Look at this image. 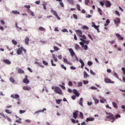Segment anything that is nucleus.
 <instances>
[{
	"instance_id": "7",
	"label": "nucleus",
	"mask_w": 125,
	"mask_h": 125,
	"mask_svg": "<svg viewBox=\"0 0 125 125\" xmlns=\"http://www.w3.org/2000/svg\"><path fill=\"white\" fill-rule=\"evenodd\" d=\"M69 50L71 55L72 56H73L75 55V53L72 49L70 48L69 49Z\"/></svg>"
},
{
	"instance_id": "33",
	"label": "nucleus",
	"mask_w": 125,
	"mask_h": 125,
	"mask_svg": "<svg viewBox=\"0 0 125 125\" xmlns=\"http://www.w3.org/2000/svg\"><path fill=\"white\" fill-rule=\"evenodd\" d=\"M77 8V10L79 11L80 10V5L78 4H77L76 5Z\"/></svg>"
},
{
	"instance_id": "13",
	"label": "nucleus",
	"mask_w": 125,
	"mask_h": 125,
	"mask_svg": "<svg viewBox=\"0 0 125 125\" xmlns=\"http://www.w3.org/2000/svg\"><path fill=\"white\" fill-rule=\"evenodd\" d=\"M116 36L119 38V39L120 40H122L124 39L123 37H121V35L118 33H117L116 34Z\"/></svg>"
},
{
	"instance_id": "9",
	"label": "nucleus",
	"mask_w": 125,
	"mask_h": 125,
	"mask_svg": "<svg viewBox=\"0 0 125 125\" xmlns=\"http://www.w3.org/2000/svg\"><path fill=\"white\" fill-rule=\"evenodd\" d=\"M16 117L17 118H18V119H17L15 122L19 123H21V119L18 116H17L16 115Z\"/></svg>"
},
{
	"instance_id": "26",
	"label": "nucleus",
	"mask_w": 125,
	"mask_h": 125,
	"mask_svg": "<svg viewBox=\"0 0 125 125\" xmlns=\"http://www.w3.org/2000/svg\"><path fill=\"white\" fill-rule=\"evenodd\" d=\"M39 29L40 30L42 31H44L45 30V29L42 27H40L39 28Z\"/></svg>"
},
{
	"instance_id": "15",
	"label": "nucleus",
	"mask_w": 125,
	"mask_h": 125,
	"mask_svg": "<svg viewBox=\"0 0 125 125\" xmlns=\"http://www.w3.org/2000/svg\"><path fill=\"white\" fill-rule=\"evenodd\" d=\"M23 89L24 90H28L31 89V88L30 87L24 86L23 87Z\"/></svg>"
},
{
	"instance_id": "11",
	"label": "nucleus",
	"mask_w": 125,
	"mask_h": 125,
	"mask_svg": "<svg viewBox=\"0 0 125 125\" xmlns=\"http://www.w3.org/2000/svg\"><path fill=\"white\" fill-rule=\"evenodd\" d=\"M11 97L13 98L17 99L19 98V96L17 94H15L14 95L13 94L11 95Z\"/></svg>"
},
{
	"instance_id": "3",
	"label": "nucleus",
	"mask_w": 125,
	"mask_h": 125,
	"mask_svg": "<svg viewBox=\"0 0 125 125\" xmlns=\"http://www.w3.org/2000/svg\"><path fill=\"white\" fill-rule=\"evenodd\" d=\"M104 81L106 83H114V81H112L110 79L108 78H105L104 79Z\"/></svg>"
},
{
	"instance_id": "12",
	"label": "nucleus",
	"mask_w": 125,
	"mask_h": 125,
	"mask_svg": "<svg viewBox=\"0 0 125 125\" xmlns=\"http://www.w3.org/2000/svg\"><path fill=\"white\" fill-rule=\"evenodd\" d=\"M3 62L5 63L8 64H11V62L8 60L4 59L3 60Z\"/></svg>"
},
{
	"instance_id": "41",
	"label": "nucleus",
	"mask_w": 125,
	"mask_h": 125,
	"mask_svg": "<svg viewBox=\"0 0 125 125\" xmlns=\"http://www.w3.org/2000/svg\"><path fill=\"white\" fill-rule=\"evenodd\" d=\"M85 3L86 5H87L89 2V0H85Z\"/></svg>"
},
{
	"instance_id": "38",
	"label": "nucleus",
	"mask_w": 125,
	"mask_h": 125,
	"mask_svg": "<svg viewBox=\"0 0 125 125\" xmlns=\"http://www.w3.org/2000/svg\"><path fill=\"white\" fill-rule=\"evenodd\" d=\"M12 43L14 45H16L17 44V42L14 40H12Z\"/></svg>"
},
{
	"instance_id": "16",
	"label": "nucleus",
	"mask_w": 125,
	"mask_h": 125,
	"mask_svg": "<svg viewBox=\"0 0 125 125\" xmlns=\"http://www.w3.org/2000/svg\"><path fill=\"white\" fill-rule=\"evenodd\" d=\"M79 62L81 63V68H83V66L84 65V63L83 61H82V59H80L79 60Z\"/></svg>"
},
{
	"instance_id": "37",
	"label": "nucleus",
	"mask_w": 125,
	"mask_h": 125,
	"mask_svg": "<svg viewBox=\"0 0 125 125\" xmlns=\"http://www.w3.org/2000/svg\"><path fill=\"white\" fill-rule=\"evenodd\" d=\"M68 2L70 3L73 4V0H66Z\"/></svg>"
},
{
	"instance_id": "53",
	"label": "nucleus",
	"mask_w": 125,
	"mask_h": 125,
	"mask_svg": "<svg viewBox=\"0 0 125 125\" xmlns=\"http://www.w3.org/2000/svg\"><path fill=\"white\" fill-rule=\"evenodd\" d=\"M122 70L123 72V73L125 75V68L124 67H122Z\"/></svg>"
},
{
	"instance_id": "60",
	"label": "nucleus",
	"mask_w": 125,
	"mask_h": 125,
	"mask_svg": "<svg viewBox=\"0 0 125 125\" xmlns=\"http://www.w3.org/2000/svg\"><path fill=\"white\" fill-rule=\"evenodd\" d=\"M61 67L63 68V69H64L65 70H66V67L64 66L63 65H61Z\"/></svg>"
},
{
	"instance_id": "63",
	"label": "nucleus",
	"mask_w": 125,
	"mask_h": 125,
	"mask_svg": "<svg viewBox=\"0 0 125 125\" xmlns=\"http://www.w3.org/2000/svg\"><path fill=\"white\" fill-rule=\"evenodd\" d=\"M83 82L84 84H86L88 83V81H87L83 80Z\"/></svg>"
},
{
	"instance_id": "54",
	"label": "nucleus",
	"mask_w": 125,
	"mask_h": 125,
	"mask_svg": "<svg viewBox=\"0 0 125 125\" xmlns=\"http://www.w3.org/2000/svg\"><path fill=\"white\" fill-rule=\"evenodd\" d=\"M93 64V63L92 62L90 61H89L88 62V64L89 66H91V65L92 64Z\"/></svg>"
},
{
	"instance_id": "22",
	"label": "nucleus",
	"mask_w": 125,
	"mask_h": 125,
	"mask_svg": "<svg viewBox=\"0 0 125 125\" xmlns=\"http://www.w3.org/2000/svg\"><path fill=\"white\" fill-rule=\"evenodd\" d=\"M83 100V99L82 98H81L80 99V102L79 103V104L83 106V104L82 103V102Z\"/></svg>"
},
{
	"instance_id": "25",
	"label": "nucleus",
	"mask_w": 125,
	"mask_h": 125,
	"mask_svg": "<svg viewBox=\"0 0 125 125\" xmlns=\"http://www.w3.org/2000/svg\"><path fill=\"white\" fill-rule=\"evenodd\" d=\"M92 26L94 27L95 29H96L97 30H98L99 27L98 26L95 25V24H93L92 25Z\"/></svg>"
},
{
	"instance_id": "20",
	"label": "nucleus",
	"mask_w": 125,
	"mask_h": 125,
	"mask_svg": "<svg viewBox=\"0 0 125 125\" xmlns=\"http://www.w3.org/2000/svg\"><path fill=\"white\" fill-rule=\"evenodd\" d=\"M12 12L14 14H19L20 13L19 12L16 11V10H13L12 11Z\"/></svg>"
},
{
	"instance_id": "42",
	"label": "nucleus",
	"mask_w": 125,
	"mask_h": 125,
	"mask_svg": "<svg viewBox=\"0 0 125 125\" xmlns=\"http://www.w3.org/2000/svg\"><path fill=\"white\" fill-rule=\"evenodd\" d=\"M55 16L56 17L57 19L58 20H60V17L58 16V15L55 12Z\"/></svg>"
},
{
	"instance_id": "24",
	"label": "nucleus",
	"mask_w": 125,
	"mask_h": 125,
	"mask_svg": "<svg viewBox=\"0 0 125 125\" xmlns=\"http://www.w3.org/2000/svg\"><path fill=\"white\" fill-rule=\"evenodd\" d=\"M112 104L114 107L115 108H117V106L115 102H112Z\"/></svg>"
},
{
	"instance_id": "10",
	"label": "nucleus",
	"mask_w": 125,
	"mask_h": 125,
	"mask_svg": "<svg viewBox=\"0 0 125 125\" xmlns=\"http://www.w3.org/2000/svg\"><path fill=\"white\" fill-rule=\"evenodd\" d=\"M22 52V50L21 47L18 49L17 53L18 55L21 54Z\"/></svg>"
},
{
	"instance_id": "50",
	"label": "nucleus",
	"mask_w": 125,
	"mask_h": 125,
	"mask_svg": "<svg viewBox=\"0 0 125 125\" xmlns=\"http://www.w3.org/2000/svg\"><path fill=\"white\" fill-rule=\"evenodd\" d=\"M0 115L3 117L5 119H6V116H5L4 115L3 113H0Z\"/></svg>"
},
{
	"instance_id": "58",
	"label": "nucleus",
	"mask_w": 125,
	"mask_h": 125,
	"mask_svg": "<svg viewBox=\"0 0 125 125\" xmlns=\"http://www.w3.org/2000/svg\"><path fill=\"white\" fill-rule=\"evenodd\" d=\"M90 73L94 75L95 74V73L92 70H90Z\"/></svg>"
},
{
	"instance_id": "61",
	"label": "nucleus",
	"mask_w": 125,
	"mask_h": 125,
	"mask_svg": "<svg viewBox=\"0 0 125 125\" xmlns=\"http://www.w3.org/2000/svg\"><path fill=\"white\" fill-rule=\"evenodd\" d=\"M22 48V51H23V52H26V50L23 47H21Z\"/></svg>"
},
{
	"instance_id": "35",
	"label": "nucleus",
	"mask_w": 125,
	"mask_h": 125,
	"mask_svg": "<svg viewBox=\"0 0 125 125\" xmlns=\"http://www.w3.org/2000/svg\"><path fill=\"white\" fill-rule=\"evenodd\" d=\"M6 112L8 114H10L11 113V112L10 111V110L8 109H6L5 110Z\"/></svg>"
},
{
	"instance_id": "23",
	"label": "nucleus",
	"mask_w": 125,
	"mask_h": 125,
	"mask_svg": "<svg viewBox=\"0 0 125 125\" xmlns=\"http://www.w3.org/2000/svg\"><path fill=\"white\" fill-rule=\"evenodd\" d=\"M46 110V109L44 108L42 110H39V111H36L35 113H37L39 112H43L44 111Z\"/></svg>"
},
{
	"instance_id": "17",
	"label": "nucleus",
	"mask_w": 125,
	"mask_h": 125,
	"mask_svg": "<svg viewBox=\"0 0 125 125\" xmlns=\"http://www.w3.org/2000/svg\"><path fill=\"white\" fill-rule=\"evenodd\" d=\"M94 118H87L86 119V121L87 122L89 121H92L94 120Z\"/></svg>"
},
{
	"instance_id": "49",
	"label": "nucleus",
	"mask_w": 125,
	"mask_h": 125,
	"mask_svg": "<svg viewBox=\"0 0 125 125\" xmlns=\"http://www.w3.org/2000/svg\"><path fill=\"white\" fill-rule=\"evenodd\" d=\"M0 115L3 117L5 119H6V116H5L4 115L3 113H0Z\"/></svg>"
},
{
	"instance_id": "57",
	"label": "nucleus",
	"mask_w": 125,
	"mask_h": 125,
	"mask_svg": "<svg viewBox=\"0 0 125 125\" xmlns=\"http://www.w3.org/2000/svg\"><path fill=\"white\" fill-rule=\"evenodd\" d=\"M83 115L82 113L81 112H80V117L81 118H83Z\"/></svg>"
},
{
	"instance_id": "4",
	"label": "nucleus",
	"mask_w": 125,
	"mask_h": 125,
	"mask_svg": "<svg viewBox=\"0 0 125 125\" xmlns=\"http://www.w3.org/2000/svg\"><path fill=\"white\" fill-rule=\"evenodd\" d=\"M104 3L107 7H110L111 5V4L109 1H104Z\"/></svg>"
},
{
	"instance_id": "30",
	"label": "nucleus",
	"mask_w": 125,
	"mask_h": 125,
	"mask_svg": "<svg viewBox=\"0 0 125 125\" xmlns=\"http://www.w3.org/2000/svg\"><path fill=\"white\" fill-rule=\"evenodd\" d=\"M56 103L58 104H59L62 101V100L61 99L56 100Z\"/></svg>"
},
{
	"instance_id": "36",
	"label": "nucleus",
	"mask_w": 125,
	"mask_h": 125,
	"mask_svg": "<svg viewBox=\"0 0 125 125\" xmlns=\"http://www.w3.org/2000/svg\"><path fill=\"white\" fill-rule=\"evenodd\" d=\"M77 86L78 87H80L82 86V84L81 82H79L77 83Z\"/></svg>"
},
{
	"instance_id": "45",
	"label": "nucleus",
	"mask_w": 125,
	"mask_h": 125,
	"mask_svg": "<svg viewBox=\"0 0 125 125\" xmlns=\"http://www.w3.org/2000/svg\"><path fill=\"white\" fill-rule=\"evenodd\" d=\"M60 4L61 5V6L62 7H64V4L62 2V1H60L59 2Z\"/></svg>"
},
{
	"instance_id": "46",
	"label": "nucleus",
	"mask_w": 125,
	"mask_h": 125,
	"mask_svg": "<svg viewBox=\"0 0 125 125\" xmlns=\"http://www.w3.org/2000/svg\"><path fill=\"white\" fill-rule=\"evenodd\" d=\"M28 10L29 11V13H30L31 15L32 16H34V15L32 11L30 10L29 9Z\"/></svg>"
},
{
	"instance_id": "14",
	"label": "nucleus",
	"mask_w": 125,
	"mask_h": 125,
	"mask_svg": "<svg viewBox=\"0 0 125 125\" xmlns=\"http://www.w3.org/2000/svg\"><path fill=\"white\" fill-rule=\"evenodd\" d=\"M73 92L74 93V94L77 97H78L79 96V93L75 89H73Z\"/></svg>"
},
{
	"instance_id": "39",
	"label": "nucleus",
	"mask_w": 125,
	"mask_h": 125,
	"mask_svg": "<svg viewBox=\"0 0 125 125\" xmlns=\"http://www.w3.org/2000/svg\"><path fill=\"white\" fill-rule=\"evenodd\" d=\"M121 117L120 115L119 114H117L115 116V119H117L118 118H120Z\"/></svg>"
},
{
	"instance_id": "31",
	"label": "nucleus",
	"mask_w": 125,
	"mask_h": 125,
	"mask_svg": "<svg viewBox=\"0 0 125 125\" xmlns=\"http://www.w3.org/2000/svg\"><path fill=\"white\" fill-rule=\"evenodd\" d=\"M76 31V32H78V34L79 33V34H82V31L80 30H77Z\"/></svg>"
},
{
	"instance_id": "59",
	"label": "nucleus",
	"mask_w": 125,
	"mask_h": 125,
	"mask_svg": "<svg viewBox=\"0 0 125 125\" xmlns=\"http://www.w3.org/2000/svg\"><path fill=\"white\" fill-rule=\"evenodd\" d=\"M68 85L69 86H71L72 85V82L71 81H70L68 83Z\"/></svg>"
},
{
	"instance_id": "34",
	"label": "nucleus",
	"mask_w": 125,
	"mask_h": 125,
	"mask_svg": "<svg viewBox=\"0 0 125 125\" xmlns=\"http://www.w3.org/2000/svg\"><path fill=\"white\" fill-rule=\"evenodd\" d=\"M75 47L76 50H78L79 48V46L78 44H76L75 45Z\"/></svg>"
},
{
	"instance_id": "8",
	"label": "nucleus",
	"mask_w": 125,
	"mask_h": 125,
	"mask_svg": "<svg viewBox=\"0 0 125 125\" xmlns=\"http://www.w3.org/2000/svg\"><path fill=\"white\" fill-rule=\"evenodd\" d=\"M27 78L28 76L27 75H26L25 78L23 80V82L26 84L28 83L29 82V80L27 79Z\"/></svg>"
},
{
	"instance_id": "52",
	"label": "nucleus",
	"mask_w": 125,
	"mask_h": 125,
	"mask_svg": "<svg viewBox=\"0 0 125 125\" xmlns=\"http://www.w3.org/2000/svg\"><path fill=\"white\" fill-rule=\"evenodd\" d=\"M0 115L3 117L5 119H6V116H5L4 115L3 113H0Z\"/></svg>"
},
{
	"instance_id": "51",
	"label": "nucleus",
	"mask_w": 125,
	"mask_h": 125,
	"mask_svg": "<svg viewBox=\"0 0 125 125\" xmlns=\"http://www.w3.org/2000/svg\"><path fill=\"white\" fill-rule=\"evenodd\" d=\"M0 115L3 117L5 119H6V116H5L4 115L3 113H0Z\"/></svg>"
},
{
	"instance_id": "18",
	"label": "nucleus",
	"mask_w": 125,
	"mask_h": 125,
	"mask_svg": "<svg viewBox=\"0 0 125 125\" xmlns=\"http://www.w3.org/2000/svg\"><path fill=\"white\" fill-rule=\"evenodd\" d=\"M29 41V39L28 38H26L25 40V44L26 45L28 44Z\"/></svg>"
},
{
	"instance_id": "29",
	"label": "nucleus",
	"mask_w": 125,
	"mask_h": 125,
	"mask_svg": "<svg viewBox=\"0 0 125 125\" xmlns=\"http://www.w3.org/2000/svg\"><path fill=\"white\" fill-rule=\"evenodd\" d=\"M63 61L64 62H66L67 63H68L69 64H70V63L68 62V61L66 59L64 58Z\"/></svg>"
},
{
	"instance_id": "44",
	"label": "nucleus",
	"mask_w": 125,
	"mask_h": 125,
	"mask_svg": "<svg viewBox=\"0 0 125 125\" xmlns=\"http://www.w3.org/2000/svg\"><path fill=\"white\" fill-rule=\"evenodd\" d=\"M46 4L45 3H44L42 5L43 7V8L44 9H45V10H46Z\"/></svg>"
},
{
	"instance_id": "28",
	"label": "nucleus",
	"mask_w": 125,
	"mask_h": 125,
	"mask_svg": "<svg viewBox=\"0 0 125 125\" xmlns=\"http://www.w3.org/2000/svg\"><path fill=\"white\" fill-rule=\"evenodd\" d=\"M98 11L99 12V13L101 15H102V10L101 9L99 8H98Z\"/></svg>"
},
{
	"instance_id": "6",
	"label": "nucleus",
	"mask_w": 125,
	"mask_h": 125,
	"mask_svg": "<svg viewBox=\"0 0 125 125\" xmlns=\"http://www.w3.org/2000/svg\"><path fill=\"white\" fill-rule=\"evenodd\" d=\"M114 21L116 24H117L120 23V19L119 18H115L114 20Z\"/></svg>"
},
{
	"instance_id": "19",
	"label": "nucleus",
	"mask_w": 125,
	"mask_h": 125,
	"mask_svg": "<svg viewBox=\"0 0 125 125\" xmlns=\"http://www.w3.org/2000/svg\"><path fill=\"white\" fill-rule=\"evenodd\" d=\"M18 71L19 73L21 74L23 73L24 72V71L21 69H18Z\"/></svg>"
},
{
	"instance_id": "1",
	"label": "nucleus",
	"mask_w": 125,
	"mask_h": 125,
	"mask_svg": "<svg viewBox=\"0 0 125 125\" xmlns=\"http://www.w3.org/2000/svg\"><path fill=\"white\" fill-rule=\"evenodd\" d=\"M107 115H109L106 117V118L108 120L112 122H113L115 120V118L113 114L111 113L106 112Z\"/></svg>"
},
{
	"instance_id": "40",
	"label": "nucleus",
	"mask_w": 125,
	"mask_h": 125,
	"mask_svg": "<svg viewBox=\"0 0 125 125\" xmlns=\"http://www.w3.org/2000/svg\"><path fill=\"white\" fill-rule=\"evenodd\" d=\"M79 43L82 46V47H83L84 43V42H81Z\"/></svg>"
},
{
	"instance_id": "21",
	"label": "nucleus",
	"mask_w": 125,
	"mask_h": 125,
	"mask_svg": "<svg viewBox=\"0 0 125 125\" xmlns=\"http://www.w3.org/2000/svg\"><path fill=\"white\" fill-rule=\"evenodd\" d=\"M88 76V75L86 73L85 71L84 72V78H86Z\"/></svg>"
},
{
	"instance_id": "48",
	"label": "nucleus",
	"mask_w": 125,
	"mask_h": 125,
	"mask_svg": "<svg viewBox=\"0 0 125 125\" xmlns=\"http://www.w3.org/2000/svg\"><path fill=\"white\" fill-rule=\"evenodd\" d=\"M26 112L25 110H20V114H22Z\"/></svg>"
},
{
	"instance_id": "2",
	"label": "nucleus",
	"mask_w": 125,
	"mask_h": 125,
	"mask_svg": "<svg viewBox=\"0 0 125 125\" xmlns=\"http://www.w3.org/2000/svg\"><path fill=\"white\" fill-rule=\"evenodd\" d=\"M55 92L61 95L62 94V90L59 88L57 87H55Z\"/></svg>"
},
{
	"instance_id": "5",
	"label": "nucleus",
	"mask_w": 125,
	"mask_h": 125,
	"mask_svg": "<svg viewBox=\"0 0 125 125\" xmlns=\"http://www.w3.org/2000/svg\"><path fill=\"white\" fill-rule=\"evenodd\" d=\"M78 111H75L73 113V117L75 119H76L77 117L78 113Z\"/></svg>"
},
{
	"instance_id": "62",
	"label": "nucleus",
	"mask_w": 125,
	"mask_h": 125,
	"mask_svg": "<svg viewBox=\"0 0 125 125\" xmlns=\"http://www.w3.org/2000/svg\"><path fill=\"white\" fill-rule=\"evenodd\" d=\"M0 23L4 25L5 24V22L4 21L2 20H0Z\"/></svg>"
},
{
	"instance_id": "47",
	"label": "nucleus",
	"mask_w": 125,
	"mask_h": 125,
	"mask_svg": "<svg viewBox=\"0 0 125 125\" xmlns=\"http://www.w3.org/2000/svg\"><path fill=\"white\" fill-rule=\"evenodd\" d=\"M84 47V49L86 50L87 49H88V46H87L86 45H84V46L83 47Z\"/></svg>"
},
{
	"instance_id": "32",
	"label": "nucleus",
	"mask_w": 125,
	"mask_h": 125,
	"mask_svg": "<svg viewBox=\"0 0 125 125\" xmlns=\"http://www.w3.org/2000/svg\"><path fill=\"white\" fill-rule=\"evenodd\" d=\"M10 79V81L12 83H14L15 82V81L12 77H11Z\"/></svg>"
},
{
	"instance_id": "64",
	"label": "nucleus",
	"mask_w": 125,
	"mask_h": 125,
	"mask_svg": "<svg viewBox=\"0 0 125 125\" xmlns=\"http://www.w3.org/2000/svg\"><path fill=\"white\" fill-rule=\"evenodd\" d=\"M81 37L83 39H84L85 40L86 39V37H85V36L84 35H82Z\"/></svg>"
},
{
	"instance_id": "55",
	"label": "nucleus",
	"mask_w": 125,
	"mask_h": 125,
	"mask_svg": "<svg viewBox=\"0 0 125 125\" xmlns=\"http://www.w3.org/2000/svg\"><path fill=\"white\" fill-rule=\"evenodd\" d=\"M91 89H92L96 90L97 88L95 87L94 86H92L91 87Z\"/></svg>"
},
{
	"instance_id": "43",
	"label": "nucleus",
	"mask_w": 125,
	"mask_h": 125,
	"mask_svg": "<svg viewBox=\"0 0 125 125\" xmlns=\"http://www.w3.org/2000/svg\"><path fill=\"white\" fill-rule=\"evenodd\" d=\"M83 29H86L87 30L89 29V28H88V27L85 25H84L83 26Z\"/></svg>"
},
{
	"instance_id": "27",
	"label": "nucleus",
	"mask_w": 125,
	"mask_h": 125,
	"mask_svg": "<svg viewBox=\"0 0 125 125\" xmlns=\"http://www.w3.org/2000/svg\"><path fill=\"white\" fill-rule=\"evenodd\" d=\"M93 99L95 101V104H97L99 102L98 100L96 98H93Z\"/></svg>"
},
{
	"instance_id": "56",
	"label": "nucleus",
	"mask_w": 125,
	"mask_h": 125,
	"mask_svg": "<svg viewBox=\"0 0 125 125\" xmlns=\"http://www.w3.org/2000/svg\"><path fill=\"white\" fill-rule=\"evenodd\" d=\"M6 118L9 122H10L11 121V119H10V117L7 116H6Z\"/></svg>"
}]
</instances>
